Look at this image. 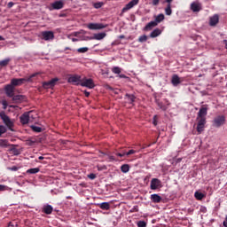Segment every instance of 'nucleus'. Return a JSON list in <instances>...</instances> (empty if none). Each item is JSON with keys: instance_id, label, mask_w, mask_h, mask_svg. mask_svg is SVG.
<instances>
[{"instance_id": "nucleus-1", "label": "nucleus", "mask_w": 227, "mask_h": 227, "mask_svg": "<svg viewBox=\"0 0 227 227\" xmlns=\"http://www.w3.org/2000/svg\"><path fill=\"white\" fill-rule=\"evenodd\" d=\"M36 75H38V73L33 74L32 75L29 76V78L26 79V78H13L11 80V85L15 88V86H22V84H24V82H31V79H33V77H36Z\"/></svg>"}, {"instance_id": "nucleus-2", "label": "nucleus", "mask_w": 227, "mask_h": 227, "mask_svg": "<svg viewBox=\"0 0 227 227\" xmlns=\"http://www.w3.org/2000/svg\"><path fill=\"white\" fill-rule=\"evenodd\" d=\"M82 77L79 74H69L67 78V82L73 84L74 86H81Z\"/></svg>"}, {"instance_id": "nucleus-3", "label": "nucleus", "mask_w": 227, "mask_h": 227, "mask_svg": "<svg viewBox=\"0 0 227 227\" xmlns=\"http://www.w3.org/2000/svg\"><path fill=\"white\" fill-rule=\"evenodd\" d=\"M0 118L3 120L4 125L8 127L9 130H13V121H12V119L4 112L0 113Z\"/></svg>"}, {"instance_id": "nucleus-4", "label": "nucleus", "mask_w": 227, "mask_h": 227, "mask_svg": "<svg viewBox=\"0 0 227 227\" xmlns=\"http://www.w3.org/2000/svg\"><path fill=\"white\" fill-rule=\"evenodd\" d=\"M63 8H65V2L61 0H57L48 6L50 12H52L53 10H63Z\"/></svg>"}, {"instance_id": "nucleus-5", "label": "nucleus", "mask_w": 227, "mask_h": 227, "mask_svg": "<svg viewBox=\"0 0 227 227\" xmlns=\"http://www.w3.org/2000/svg\"><path fill=\"white\" fill-rule=\"evenodd\" d=\"M31 118H35L34 112H28L27 114H23L20 116V123H22V125H27V123L31 121Z\"/></svg>"}, {"instance_id": "nucleus-6", "label": "nucleus", "mask_w": 227, "mask_h": 227, "mask_svg": "<svg viewBox=\"0 0 227 227\" xmlns=\"http://www.w3.org/2000/svg\"><path fill=\"white\" fill-rule=\"evenodd\" d=\"M80 86H82L83 88H89V90H93V88H95V82L91 78H83L80 83Z\"/></svg>"}, {"instance_id": "nucleus-7", "label": "nucleus", "mask_w": 227, "mask_h": 227, "mask_svg": "<svg viewBox=\"0 0 227 227\" xmlns=\"http://www.w3.org/2000/svg\"><path fill=\"white\" fill-rule=\"evenodd\" d=\"M226 123V117L224 115H218L213 120V126L219 128Z\"/></svg>"}, {"instance_id": "nucleus-8", "label": "nucleus", "mask_w": 227, "mask_h": 227, "mask_svg": "<svg viewBox=\"0 0 227 227\" xmlns=\"http://www.w3.org/2000/svg\"><path fill=\"white\" fill-rule=\"evenodd\" d=\"M137 4H139V0H131L122 8L121 15H123V13L129 12V10H132V8H134V6H137Z\"/></svg>"}, {"instance_id": "nucleus-9", "label": "nucleus", "mask_w": 227, "mask_h": 227, "mask_svg": "<svg viewBox=\"0 0 227 227\" xmlns=\"http://www.w3.org/2000/svg\"><path fill=\"white\" fill-rule=\"evenodd\" d=\"M197 132L201 134L205 130V125H207V118L197 119Z\"/></svg>"}, {"instance_id": "nucleus-10", "label": "nucleus", "mask_w": 227, "mask_h": 227, "mask_svg": "<svg viewBox=\"0 0 227 227\" xmlns=\"http://www.w3.org/2000/svg\"><path fill=\"white\" fill-rule=\"evenodd\" d=\"M87 27L90 30L106 29V27H107V25H104L102 23H89L87 25Z\"/></svg>"}, {"instance_id": "nucleus-11", "label": "nucleus", "mask_w": 227, "mask_h": 227, "mask_svg": "<svg viewBox=\"0 0 227 227\" xmlns=\"http://www.w3.org/2000/svg\"><path fill=\"white\" fill-rule=\"evenodd\" d=\"M41 36L43 40L45 42H49L50 40H54V32L52 31H43L41 33Z\"/></svg>"}, {"instance_id": "nucleus-12", "label": "nucleus", "mask_w": 227, "mask_h": 227, "mask_svg": "<svg viewBox=\"0 0 227 227\" xmlns=\"http://www.w3.org/2000/svg\"><path fill=\"white\" fill-rule=\"evenodd\" d=\"M58 81H59L58 78H53L49 82H43V88H44V90H49L51 88H54V86H56V82Z\"/></svg>"}, {"instance_id": "nucleus-13", "label": "nucleus", "mask_w": 227, "mask_h": 227, "mask_svg": "<svg viewBox=\"0 0 227 227\" xmlns=\"http://www.w3.org/2000/svg\"><path fill=\"white\" fill-rule=\"evenodd\" d=\"M4 91H5V94L7 95V97L12 98V97H13V95H15V87H13V85H12V84H7L4 87Z\"/></svg>"}, {"instance_id": "nucleus-14", "label": "nucleus", "mask_w": 227, "mask_h": 227, "mask_svg": "<svg viewBox=\"0 0 227 227\" xmlns=\"http://www.w3.org/2000/svg\"><path fill=\"white\" fill-rule=\"evenodd\" d=\"M207 112H208V108L207 107V106H203L199 113H198V117H197V120H201L203 118H207Z\"/></svg>"}, {"instance_id": "nucleus-15", "label": "nucleus", "mask_w": 227, "mask_h": 227, "mask_svg": "<svg viewBox=\"0 0 227 227\" xmlns=\"http://www.w3.org/2000/svg\"><path fill=\"white\" fill-rule=\"evenodd\" d=\"M150 187H151L152 191H156V189H159V187H162L160 180H159L157 178H153L151 180Z\"/></svg>"}, {"instance_id": "nucleus-16", "label": "nucleus", "mask_w": 227, "mask_h": 227, "mask_svg": "<svg viewBox=\"0 0 227 227\" xmlns=\"http://www.w3.org/2000/svg\"><path fill=\"white\" fill-rule=\"evenodd\" d=\"M219 24V15L215 14L209 18V26L214 27Z\"/></svg>"}, {"instance_id": "nucleus-17", "label": "nucleus", "mask_w": 227, "mask_h": 227, "mask_svg": "<svg viewBox=\"0 0 227 227\" xmlns=\"http://www.w3.org/2000/svg\"><path fill=\"white\" fill-rule=\"evenodd\" d=\"M191 10L192 12H193L194 13L198 12H201V4H200L199 2H193L191 4Z\"/></svg>"}, {"instance_id": "nucleus-18", "label": "nucleus", "mask_w": 227, "mask_h": 227, "mask_svg": "<svg viewBox=\"0 0 227 227\" xmlns=\"http://www.w3.org/2000/svg\"><path fill=\"white\" fill-rule=\"evenodd\" d=\"M52 210H54V208L49 204L44 205L42 208V212L47 215H51V214H52Z\"/></svg>"}, {"instance_id": "nucleus-19", "label": "nucleus", "mask_w": 227, "mask_h": 227, "mask_svg": "<svg viewBox=\"0 0 227 227\" xmlns=\"http://www.w3.org/2000/svg\"><path fill=\"white\" fill-rule=\"evenodd\" d=\"M156 26H158L156 21H150L145 27L144 31H152V29H153V27H156Z\"/></svg>"}, {"instance_id": "nucleus-20", "label": "nucleus", "mask_w": 227, "mask_h": 227, "mask_svg": "<svg viewBox=\"0 0 227 227\" xmlns=\"http://www.w3.org/2000/svg\"><path fill=\"white\" fill-rule=\"evenodd\" d=\"M160 35H162V30L160 28H155L150 34V38H157V36H160Z\"/></svg>"}, {"instance_id": "nucleus-21", "label": "nucleus", "mask_w": 227, "mask_h": 227, "mask_svg": "<svg viewBox=\"0 0 227 227\" xmlns=\"http://www.w3.org/2000/svg\"><path fill=\"white\" fill-rule=\"evenodd\" d=\"M180 82H182L180 81V77L178 76V74H174L171 79V83L173 84V86H177L178 84H180Z\"/></svg>"}, {"instance_id": "nucleus-22", "label": "nucleus", "mask_w": 227, "mask_h": 227, "mask_svg": "<svg viewBox=\"0 0 227 227\" xmlns=\"http://www.w3.org/2000/svg\"><path fill=\"white\" fill-rule=\"evenodd\" d=\"M151 200L153 203H160L162 201V198L159 194L151 195Z\"/></svg>"}, {"instance_id": "nucleus-23", "label": "nucleus", "mask_w": 227, "mask_h": 227, "mask_svg": "<svg viewBox=\"0 0 227 227\" xmlns=\"http://www.w3.org/2000/svg\"><path fill=\"white\" fill-rule=\"evenodd\" d=\"M105 36H107V34H106L104 32L98 33V34H94L92 40H104Z\"/></svg>"}, {"instance_id": "nucleus-24", "label": "nucleus", "mask_w": 227, "mask_h": 227, "mask_svg": "<svg viewBox=\"0 0 227 227\" xmlns=\"http://www.w3.org/2000/svg\"><path fill=\"white\" fill-rule=\"evenodd\" d=\"M12 100L13 102H15V104H20V102H23L24 100V96L22 95L12 96Z\"/></svg>"}, {"instance_id": "nucleus-25", "label": "nucleus", "mask_w": 227, "mask_h": 227, "mask_svg": "<svg viewBox=\"0 0 227 227\" xmlns=\"http://www.w3.org/2000/svg\"><path fill=\"white\" fill-rule=\"evenodd\" d=\"M98 207L101 210H109L111 208V204L109 202H103L98 204Z\"/></svg>"}, {"instance_id": "nucleus-26", "label": "nucleus", "mask_w": 227, "mask_h": 227, "mask_svg": "<svg viewBox=\"0 0 227 227\" xmlns=\"http://www.w3.org/2000/svg\"><path fill=\"white\" fill-rule=\"evenodd\" d=\"M0 146L1 148H8V146H10V143L7 139H0Z\"/></svg>"}, {"instance_id": "nucleus-27", "label": "nucleus", "mask_w": 227, "mask_h": 227, "mask_svg": "<svg viewBox=\"0 0 227 227\" xmlns=\"http://www.w3.org/2000/svg\"><path fill=\"white\" fill-rule=\"evenodd\" d=\"M121 171L122 173H129L130 171V166L129 164H123L121 167Z\"/></svg>"}, {"instance_id": "nucleus-28", "label": "nucleus", "mask_w": 227, "mask_h": 227, "mask_svg": "<svg viewBox=\"0 0 227 227\" xmlns=\"http://www.w3.org/2000/svg\"><path fill=\"white\" fill-rule=\"evenodd\" d=\"M10 61H12L11 59H5L4 60L0 61V68H3V67H8V65L10 64Z\"/></svg>"}, {"instance_id": "nucleus-29", "label": "nucleus", "mask_w": 227, "mask_h": 227, "mask_svg": "<svg viewBox=\"0 0 227 227\" xmlns=\"http://www.w3.org/2000/svg\"><path fill=\"white\" fill-rule=\"evenodd\" d=\"M194 197L199 201H201V200H203V198H205V194H203L202 192H195Z\"/></svg>"}, {"instance_id": "nucleus-30", "label": "nucleus", "mask_w": 227, "mask_h": 227, "mask_svg": "<svg viewBox=\"0 0 227 227\" xmlns=\"http://www.w3.org/2000/svg\"><path fill=\"white\" fill-rule=\"evenodd\" d=\"M27 173H28L29 175H36V173H40V168H30L27 170Z\"/></svg>"}, {"instance_id": "nucleus-31", "label": "nucleus", "mask_w": 227, "mask_h": 227, "mask_svg": "<svg viewBox=\"0 0 227 227\" xmlns=\"http://www.w3.org/2000/svg\"><path fill=\"white\" fill-rule=\"evenodd\" d=\"M162 20H164V14H159L156 16L154 22H157L159 25V23L162 22Z\"/></svg>"}, {"instance_id": "nucleus-32", "label": "nucleus", "mask_w": 227, "mask_h": 227, "mask_svg": "<svg viewBox=\"0 0 227 227\" xmlns=\"http://www.w3.org/2000/svg\"><path fill=\"white\" fill-rule=\"evenodd\" d=\"M165 13L166 15H171L173 13V11L171 10V4H168L165 8Z\"/></svg>"}, {"instance_id": "nucleus-33", "label": "nucleus", "mask_w": 227, "mask_h": 227, "mask_svg": "<svg viewBox=\"0 0 227 227\" xmlns=\"http://www.w3.org/2000/svg\"><path fill=\"white\" fill-rule=\"evenodd\" d=\"M112 72H113V74H121V68H120L119 67H114L112 68Z\"/></svg>"}, {"instance_id": "nucleus-34", "label": "nucleus", "mask_w": 227, "mask_h": 227, "mask_svg": "<svg viewBox=\"0 0 227 227\" xmlns=\"http://www.w3.org/2000/svg\"><path fill=\"white\" fill-rule=\"evenodd\" d=\"M126 97L130 104L136 100V97L134 95L127 94Z\"/></svg>"}, {"instance_id": "nucleus-35", "label": "nucleus", "mask_w": 227, "mask_h": 227, "mask_svg": "<svg viewBox=\"0 0 227 227\" xmlns=\"http://www.w3.org/2000/svg\"><path fill=\"white\" fill-rule=\"evenodd\" d=\"M88 51H90L88 47H83V48H79L77 50V52H79L80 54H84V52H88Z\"/></svg>"}, {"instance_id": "nucleus-36", "label": "nucleus", "mask_w": 227, "mask_h": 227, "mask_svg": "<svg viewBox=\"0 0 227 227\" xmlns=\"http://www.w3.org/2000/svg\"><path fill=\"white\" fill-rule=\"evenodd\" d=\"M146 40H148V36H146L145 35H141V36L138 38V42H140L141 43H143V42H146Z\"/></svg>"}, {"instance_id": "nucleus-37", "label": "nucleus", "mask_w": 227, "mask_h": 227, "mask_svg": "<svg viewBox=\"0 0 227 227\" xmlns=\"http://www.w3.org/2000/svg\"><path fill=\"white\" fill-rule=\"evenodd\" d=\"M6 132V127L4 125H0V137L3 136V134H5Z\"/></svg>"}, {"instance_id": "nucleus-38", "label": "nucleus", "mask_w": 227, "mask_h": 227, "mask_svg": "<svg viewBox=\"0 0 227 227\" xmlns=\"http://www.w3.org/2000/svg\"><path fill=\"white\" fill-rule=\"evenodd\" d=\"M103 5H104V4H103V3H100V2L95 3V4H93L94 8H96L97 10H98V8H102Z\"/></svg>"}, {"instance_id": "nucleus-39", "label": "nucleus", "mask_w": 227, "mask_h": 227, "mask_svg": "<svg viewBox=\"0 0 227 227\" xmlns=\"http://www.w3.org/2000/svg\"><path fill=\"white\" fill-rule=\"evenodd\" d=\"M32 130H34V132H42V128L38 127V126H32Z\"/></svg>"}, {"instance_id": "nucleus-40", "label": "nucleus", "mask_w": 227, "mask_h": 227, "mask_svg": "<svg viewBox=\"0 0 227 227\" xmlns=\"http://www.w3.org/2000/svg\"><path fill=\"white\" fill-rule=\"evenodd\" d=\"M1 104L3 106V109H7V107H8V101H6V99L2 100Z\"/></svg>"}, {"instance_id": "nucleus-41", "label": "nucleus", "mask_w": 227, "mask_h": 227, "mask_svg": "<svg viewBox=\"0 0 227 227\" xmlns=\"http://www.w3.org/2000/svg\"><path fill=\"white\" fill-rule=\"evenodd\" d=\"M134 153H137V151L134 150V149H131L129 150L128 153H126V155L129 156V155H134Z\"/></svg>"}, {"instance_id": "nucleus-42", "label": "nucleus", "mask_w": 227, "mask_h": 227, "mask_svg": "<svg viewBox=\"0 0 227 227\" xmlns=\"http://www.w3.org/2000/svg\"><path fill=\"white\" fill-rule=\"evenodd\" d=\"M138 227H146V223L145 221H139L137 223Z\"/></svg>"}, {"instance_id": "nucleus-43", "label": "nucleus", "mask_w": 227, "mask_h": 227, "mask_svg": "<svg viewBox=\"0 0 227 227\" xmlns=\"http://www.w3.org/2000/svg\"><path fill=\"white\" fill-rule=\"evenodd\" d=\"M11 152H12L13 155H19V153H20L19 152V149H16V148L11 149Z\"/></svg>"}, {"instance_id": "nucleus-44", "label": "nucleus", "mask_w": 227, "mask_h": 227, "mask_svg": "<svg viewBox=\"0 0 227 227\" xmlns=\"http://www.w3.org/2000/svg\"><path fill=\"white\" fill-rule=\"evenodd\" d=\"M6 189H8V187L4 184H0V192H2L3 191H6Z\"/></svg>"}, {"instance_id": "nucleus-45", "label": "nucleus", "mask_w": 227, "mask_h": 227, "mask_svg": "<svg viewBox=\"0 0 227 227\" xmlns=\"http://www.w3.org/2000/svg\"><path fill=\"white\" fill-rule=\"evenodd\" d=\"M153 124L154 125V127H157V115L153 116Z\"/></svg>"}, {"instance_id": "nucleus-46", "label": "nucleus", "mask_w": 227, "mask_h": 227, "mask_svg": "<svg viewBox=\"0 0 227 227\" xmlns=\"http://www.w3.org/2000/svg\"><path fill=\"white\" fill-rule=\"evenodd\" d=\"M88 178H90V180H95V178H97V176L95 174H90L88 176Z\"/></svg>"}, {"instance_id": "nucleus-47", "label": "nucleus", "mask_w": 227, "mask_h": 227, "mask_svg": "<svg viewBox=\"0 0 227 227\" xmlns=\"http://www.w3.org/2000/svg\"><path fill=\"white\" fill-rule=\"evenodd\" d=\"M159 3H160V0H153V6L159 5Z\"/></svg>"}, {"instance_id": "nucleus-48", "label": "nucleus", "mask_w": 227, "mask_h": 227, "mask_svg": "<svg viewBox=\"0 0 227 227\" xmlns=\"http://www.w3.org/2000/svg\"><path fill=\"white\" fill-rule=\"evenodd\" d=\"M14 5H15V3L9 2L8 4H7V8H13Z\"/></svg>"}, {"instance_id": "nucleus-49", "label": "nucleus", "mask_w": 227, "mask_h": 227, "mask_svg": "<svg viewBox=\"0 0 227 227\" xmlns=\"http://www.w3.org/2000/svg\"><path fill=\"white\" fill-rule=\"evenodd\" d=\"M10 171H19V168L15 166L9 168Z\"/></svg>"}, {"instance_id": "nucleus-50", "label": "nucleus", "mask_w": 227, "mask_h": 227, "mask_svg": "<svg viewBox=\"0 0 227 227\" xmlns=\"http://www.w3.org/2000/svg\"><path fill=\"white\" fill-rule=\"evenodd\" d=\"M116 155H117V157H125V155H127V154H126V153H116Z\"/></svg>"}, {"instance_id": "nucleus-51", "label": "nucleus", "mask_w": 227, "mask_h": 227, "mask_svg": "<svg viewBox=\"0 0 227 227\" xmlns=\"http://www.w3.org/2000/svg\"><path fill=\"white\" fill-rule=\"evenodd\" d=\"M132 212H139V207H137V206H135L132 209Z\"/></svg>"}, {"instance_id": "nucleus-52", "label": "nucleus", "mask_w": 227, "mask_h": 227, "mask_svg": "<svg viewBox=\"0 0 227 227\" xmlns=\"http://www.w3.org/2000/svg\"><path fill=\"white\" fill-rule=\"evenodd\" d=\"M121 79H126L127 78V76L125 75V74H120V76H119Z\"/></svg>"}, {"instance_id": "nucleus-53", "label": "nucleus", "mask_w": 227, "mask_h": 227, "mask_svg": "<svg viewBox=\"0 0 227 227\" xmlns=\"http://www.w3.org/2000/svg\"><path fill=\"white\" fill-rule=\"evenodd\" d=\"M84 95H85V97H87V98H88V97H90V92H89V91H87V90H85V91H84Z\"/></svg>"}, {"instance_id": "nucleus-54", "label": "nucleus", "mask_w": 227, "mask_h": 227, "mask_svg": "<svg viewBox=\"0 0 227 227\" xmlns=\"http://www.w3.org/2000/svg\"><path fill=\"white\" fill-rule=\"evenodd\" d=\"M9 107H11V108H12V109H15V108H17V106H15V105H10Z\"/></svg>"}, {"instance_id": "nucleus-55", "label": "nucleus", "mask_w": 227, "mask_h": 227, "mask_svg": "<svg viewBox=\"0 0 227 227\" xmlns=\"http://www.w3.org/2000/svg\"><path fill=\"white\" fill-rule=\"evenodd\" d=\"M173 0H166L165 1V3H168V4H171V2H172Z\"/></svg>"}, {"instance_id": "nucleus-56", "label": "nucleus", "mask_w": 227, "mask_h": 227, "mask_svg": "<svg viewBox=\"0 0 227 227\" xmlns=\"http://www.w3.org/2000/svg\"><path fill=\"white\" fill-rule=\"evenodd\" d=\"M223 43L225 45V49H227V40H223Z\"/></svg>"}, {"instance_id": "nucleus-57", "label": "nucleus", "mask_w": 227, "mask_h": 227, "mask_svg": "<svg viewBox=\"0 0 227 227\" xmlns=\"http://www.w3.org/2000/svg\"><path fill=\"white\" fill-rule=\"evenodd\" d=\"M119 38H120L121 40H123V38H125V35H120Z\"/></svg>"}, {"instance_id": "nucleus-58", "label": "nucleus", "mask_w": 227, "mask_h": 227, "mask_svg": "<svg viewBox=\"0 0 227 227\" xmlns=\"http://www.w3.org/2000/svg\"><path fill=\"white\" fill-rule=\"evenodd\" d=\"M1 41H4V37H3V35H0V42Z\"/></svg>"}, {"instance_id": "nucleus-59", "label": "nucleus", "mask_w": 227, "mask_h": 227, "mask_svg": "<svg viewBox=\"0 0 227 227\" xmlns=\"http://www.w3.org/2000/svg\"><path fill=\"white\" fill-rule=\"evenodd\" d=\"M39 160H43V156H40Z\"/></svg>"}, {"instance_id": "nucleus-60", "label": "nucleus", "mask_w": 227, "mask_h": 227, "mask_svg": "<svg viewBox=\"0 0 227 227\" xmlns=\"http://www.w3.org/2000/svg\"><path fill=\"white\" fill-rule=\"evenodd\" d=\"M77 41V39H73V42H76Z\"/></svg>"}]
</instances>
